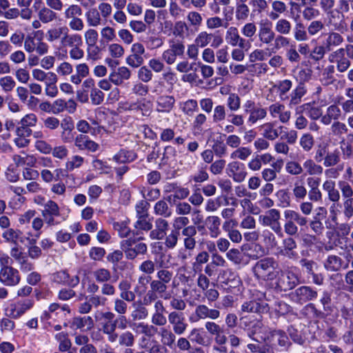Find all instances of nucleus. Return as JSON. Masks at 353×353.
Segmentation results:
<instances>
[{
  "mask_svg": "<svg viewBox=\"0 0 353 353\" xmlns=\"http://www.w3.org/2000/svg\"><path fill=\"white\" fill-rule=\"evenodd\" d=\"M353 59V45L346 44L344 48H340L332 52L329 55V61L336 65V69L339 72H345L351 65V60Z\"/></svg>",
  "mask_w": 353,
  "mask_h": 353,
  "instance_id": "f257e3e1",
  "label": "nucleus"
},
{
  "mask_svg": "<svg viewBox=\"0 0 353 353\" xmlns=\"http://www.w3.org/2000/svg\"><path fill=\"white\" fill-rule=\"evenodd\" d=\"M265 253V250H261L260 244H244L241 250L231 249L228 253V257L234 263H240L244 255L250 257H259Z\"/></svg>",
  "mask_w": 353,
  "mask_h": 353,
  "instance_id": "f03ea898",
  "label": "nucleus"
},
{
  "mask_svg": "<svg viewBox=\"0 0 353 353\" xmlns=\"http://www.w3.org/2000/svg\"><path fill=\"white\" fill-rule=\"evenodd\" d=\"M276 262L270 258L259 261L253 268L255 276L264 281L273 280L277 276Z\"/></svg>",
  "mask_w": 353,
  "mask_h": 353,
  "instance_id": "7ed1b4c3",
  "label": "nucleus"
},
{
  "mask_svg": "<svg viewBox=\"0 0 353 353\" xmlns=\"http://www.w3.org/2000/svg\"><path fill=\"white\" fill-rule=\"evenodd\" d=\"M242 328L247 332L248 336L254 341V336L262 332L263 330V324L261 319L254 316L247 315L240 318Z\"/></svg>",
  "mask_w": 353,
  "mask_h": 353,
  "instance_id": "20e7f679",
  "label": "nucleus"
},
{
  "mask_svg": "<svg viewBox=\"0 0 353 353\" xmlns=\"http://www.w3.org/2000/svg\"><path fill=\"white\" fill-rule=\"evenodd\" d=\"M196 234V228L192 225L183 228L181 232L174 230L167 236L165 243H176L177 241H183L184 243H196L200 239H196L194 236Z\"/></svg>",
  "mask_w": 353,
  "mask_h": 353,
  "instance_id": "39448f33",
  "label": "nucleus"
},
{
  "mask_svg": "<svg viewBox=\"0 0 353 353\" xmlns=\"http://www.w3.org/2000/svg\"><path fill=\"white\" fill-rule=\"evenodd\" d=\"M275 31L273 30L272 22L268 19H262L259 23L257 37L259 41L263 45H270L275 40Z\"/></svg>",
  "mask_w": 353,
  "mask_h": 353,
  "instance_id": "423d86ee",
  "label": "nucleus"
},
{
  "mask_svg": "<svg viewBox=\"0 0 353 353\" xmlns=\"http://www.w3.org/2000/svg\"><path fill=\"white\" fill-rule=\"evenodd\" d=\"M185 52V46L183 42L174 39L169 40V48L162 54L163 60L168 65L173 64L176 57L183 56Z\"/></svg>",
  "mask_w": 353,
  "mask_h": 353,
  "instance_id": "0eeeda50",
  "label": "nucleus"
},
{
  "mask_svg": "<svg viewBox=\"0 0 353 353\" xmlns=\"http://www.w3.org/2000/svg\"><path fill=\"white\" fill-rule=\"evenodd\" d=\"M280 212L276 209H271L264 215L259 216V221L264 225L270 226L277 234L282 236V230L279 223Z\"/></svg>",
  "mask_w": 353,
  "mask_h": 353,
  "instance_id": "6e6552de",
  "label": "nucleus"
},
{
  "mask_svg": "<svg viewBox=\"0 0 353 353\" xmlns=\"http://www.w3.org/2000/svg\"><path fill=\"white\" fill-rule=\"evenodd\" d=\"M168 320L172 327V330L177 334L178 336H181L186 332L188 324L182 312L176 311L170 312L168 315Z\"/></svg>",
  "mask_w": 353,
  "mask_h": 353,
  "instance_id": "1a4fd4ad",
  "label": "nucleus"
},
{
  "mask_svg": "<svg viewBox=\"0 0 353 353\" xmlns=\"http://www.w3.org/2000/svg\"><path fill=\"white\" fill-rule=\"evenodd\" d=\"M223 41L220 35L208 33L206 31L199 32L194 40V43L200 48H205L210 44V46L214 48L219 47Z\"/></svg>",
  "mask_w": 353,
  "mask_h": 353,
  "instance_id": "9d476101",
  "label": "nucleus"
},
{
  "mask_svg": "<svg viewBox=\"0 0 353 353\" xmlns=\"http://www.w3.org/2000/svg\"><path fill=\"white\" fill-rule=\"evenodd\" d=\"M226 173L237 183L243 181L248 174L244 163L237 161H233L227 165Z\"/></svg>",
  "mask_w": 353,
  "mask_h": 353,
  "instance_id": "9b49d317",
  "label": "nucleus"
},
{
  "mask_svg": "<svg viewBox=\"0 0 353 353\" xmlns=\"http://www.w3.org/2000/svg\"><path fill=\"white\" fill-rule=\"evenodd\" d=\"M299 282L296 274L292 271L288 270L281 272L278 279L276 286L280 290L286 292L293 289Z\"/></svg>",
  "mask_w": 353,
  "mask_h": 353,
  "instance_id": "f8f14e48",
  "label": "nucleus"
},
{
  "mask_svg": "<svg viewBox=\"0 0 353 353\" xmlns=\"http://www.w3.org/2000/svg\"><path fill=\"white\" fill-rule=\"evenodd\" d=\"M115 314L112 312H105L101 314L102 331L103 334L107 335L108 341H114L117 337L115 332Z\"/></svg>",
  "mask_w": 353,
  "mask_h": 353,
  "instance_id": "ddd939ff",
  "label": "nucleus"
},
{
  "mask_svg": "<svg viewBox=\"0 0 353 353\" xmlns=\"http://www.w3.org/2000/svg\"><path fill=\"white\" fill-rule=\"evenodd\" d=\"M291 299L294 302L303 304L307 301L316 299L317 292L309 286H301L297 288L290 294Z\"/></svg>",
  "mask_w": 353,
  "mask_h": 353,
  "instance_id": "4468645a",
  "label": "nucleus"
},
{
  "mask_svg": "<svg viewBox=\"0 0 353 353\" xmlns=\"http://www.w3.org/2000/svg\"><path fill=\"white\" fill-rule=\"evenodd\" d=\"M113 228L114 230L117 231L119 235L121 237H128L130 241L136 243L137 241L144 240L143 232L142 231H138L136 233H130V230L127 225V223L125 221L122 222H114L113 223Z\"/></svg>",
  "mask_w": 353,
  "mask_h": 353,
  "instance_id": "2eb2a0df",
  "label": "nucleus"
},
{
  "mask_svg": "<svg viewBox=\"0 0 353 353\" xmlns=\"http://www.w3.org/2000/svg\"><path fill=\"white\" fill-rule=\"evenodd\" d=\"M21 281L19 271L11 267L0 270V281L6 286L17 285Z\"/></svg>",
  "mask_w": 353,
  "mask_h": 353,
  "instance_id": "dca6fc26",
  "label": "nucleus"
},
{
  "mask_svg": "<svg viewBox=\"0 0 353 353\" xmlns=\"http://www.w3.org/2000/svg\"><path fill=\"white\" fill-rule=\"evenodd\" d=\"M339 32L332 30L323 34L322 44L327 51L331 52L334 48L339 47L343 43V37Z\"/></svg>",
  "mask_w": 353,
  "mask_h": 353,
  "instance_id": "f3484780",
  "label": "nucleus"
},
{
  "mask_svg": "<svg viewBox=\"0 0 353 353\" xmlns=\"http://www.w3.org/2000/svg\"><path fill=\"white\" fill-rule=\"evenodd\" d=\"M33 305L34 301L31 299H26L15 304H12L10 305L8 316L12 319H17L24 314L26 311L30 310Z\"/></svg>",
  "mask_w": 353,
  "mask_h": 353,
  "instance_id": "a211bd4d",
  "label": "nucleus"
},
{
  "mask_svg": "<svg viewBox=\"0 0 353 353\" xmlns=\"http://www.w3.org/2000/svg\"><path fill=\"white\" fill-rule=\"evenodd\" d=\"M328 23L334 28L336 31L343 32L346 30L347 25L345 21V15L337 10H331L326 12Z\"/></svg>",
  "mask_w": 353,
  "mask_h": 353,
  "instance_id": "6ab92c4d",
  "label": "nucleus"
},
{
  "mask_svg": "<svg viewBox=\"0 0 353 353\" xmlns=\"http://www.w3.org/2000/svg\"><path fill=\"white\" fill-rule=\"evenodd\" d=\"M158 335L160 337L161 345L169 348H173L175 345L176 341V335L169 326L161 327L158 332Z\"/></svg>",
  "mask_w": 353,
  "mask_h": 353,
  "instance_id": "aec40b11",
  "label": "nucleus"
},
{
  "mask_svg": "<svg viewBox=\"0 0 353 353\" xmlns=\"http://www.w3.org/2000/svg\"><path fill=\"white\" fill-rule=\"evenodd\" d=\"M269 309L268 304L262 301H248L244 302L241 305V311L243 312L262 314L267 313Z\"/></svg>",
  "mask_w": 353,
  "mask_h": 353,
  "instance_id": "412c9836",
  "label": "nucleus"
},
{
  "mask_svg": "<svg viewBox=\"0 0 353 353\" xmlns=\"http://www.w3.org/2000/svg\"><path fill=\"white\" fill-rule=\"evenodd\" d=\"M74 145L80 150H87L88 152H96L99 145L90 140L89 137L84 134H79L74 138Z\"/></svg>",
  "mask_w": 353,
  "mask_h": 353,
  "instance_id": "4be33fe9",
  "label": "nucleus"
},
{
  "mask_svg": "<svg viewBox=\"0 0 353 353\" xmlns=\"http://www.w3.org/2000/svg\"><path fill=\"white\" fill-rule=\"evenodd\" d=\"M220 311L217 309H210L207 305L201 304L196 307L194 315L196 320L210 319H217L220 316Z\"/></svg>",
  "mask_w": 353,
  "mask_h": 353,
  "instance_id": "5701e85b",
  "label": "nucleus"
},
{
  "mask_svg": "<svg viewBox=\"0 0 353 353\" xmlns=\"http://www.w3.org/2000/svg\"><path fill=\"white\" fill-rule=\"evenodd\" d=\"M154 229L150 233V236L152 240H162L166 236L168 229V223L161 218L157 219L155 221Z\"/></svg>",
  "mask_w": 353,
  "mask_h": 353,
  "instance_id": "b1692460",
  "label": "nucleus"
},
{
  "mask_svg": "<svg viewBox=\"0 0 353 353\" xmlns=\"http://www.w3.org/2000/svg\"><path fill=\"white\" fill-rule=\"evenodd\" d=\"M130 77L131 71L125 66L119 67L117 71L112 72L109 75L110 81L115 85H122Z\"/></svg>",
  "mask_w": 353,
  "mask_h": 353,
  "instance_id": "393cba45",
  "label": "nucleus"
},
{
  "mask_svg": "<svg viewBox=\"0 0 353 353\" xmlns=\"http://www.w3.org/2000/svg\"><path fill=\"white\" fill-rule=\"evenodd\" d=\"M261 339L263 341H266L267 340H276L278 345L285 349H287L291 345L286 333L281 330H272L267 337L262 338Z\"/></svg>",
  "mask_w": 353,
  "mask_h": 353,
  "instance_id": "a878e982",
  "label": "nucleus"
},
{
  "mask_svg": "<svg viewBox=\"0 0 353 353\" xmlns=\"http://www.w3.org/2000/svg\"><path fill=\"white\" fill-rule=\"evenodd\" d=\"M52 279L57 283L68 285L70 287H75L79 283V277L78 276L70 278L69 274L65 270L59 271L53 274Z\"/></svg>",
  "mask_w": 353,
  "mask_h": 353,
  "instance_id": "bb28decb",
  "label": "nucleus"
},
{
  "mask_svg": "<svg viewBox=\"0 0 353 353\" xmlns=\"http://www.w3.org/2000/svg\"><path fill=\"white\" fill-rule=\"evenodd\" d=\"M341 116V109L335 104L330 105L324 115L321 117V122L325 125L331 124L332 121H339Z\"/></svg>",
  "mask_w": 353,
  "mask_h": 353,
  "instance_id": "cd10ccee",
  "label": "nucleus"
},
{
  "mask_svg": "<svg viewBox=\"0 0 353 353\" xmlns=\"http://www.w3.org/2000/svg\"><path fill=\"white\" fill-rule=\"evenodd\" d=\"M90 74V68L85 63H79L75 66V73L70 76L71 83L79 85L81 83L82 79L87 77Z\"/></svg>",
  "mask_w": 353,
  "mask_h": 353,
  "instance_id": "c85d7f7f",
  "label": "nucleus"
},
{
  "mask_svg": "<svg viewBox=\"0 0 353 353\" xmlns=\"http://www.w3.org/2000/svg\"><path fill=\"white\" fill-rule=\"evenodd\" d=\"M297 110L299 112H305L311 119L317 120L321 119L322 110L318 106H314L310 103H304L300 105Z\"/></svg>",
  "mask_w": 353,
  "mask_h": 353,
  "instance_id": "c756f323",
  "label": "nucleus"
},
{
  "mask_svg": "<svg viewBox=\"0 0 353 353\" xmlns=\"http://www.w3.org/2000/svg\"><path fill=\"white\" fill-rule=\"evenodd\" d=\"M118 341V343L121 347H131L135 343V336L130 331H125L119 334L117 333V337L114 341H108L110 343H115Z\"/></svg>",
  "mask_w": 353,
  "mask_h": 353,
  "instance_id": "7c9ffc66",
  "label": "nucleus"
},
{
  "mask_svg": "<svg viewBox=\"0 0 353 353\" xmlns=\"http://www.w3.org/2000/svg\"><path fill=\"white\" fill-rule=\"evenodd\" d=\"M175 103V99L172 96L163 95L159 97L157 101V110L159 112H169L173 108Z\"/></svg>",
  "mask_w": 353,
  "mask_h": 353,
  "instance_id": "2f4dec72",
  "label": "nucleus"
},
{
  "mask_svg": "<svg viewBox=\"0 0 353 353\" xmlns=\"http://www.w3.org/2000/svg\"><path fill=\"white\" fill-rule=\"evenodd\" d=\"M69 28L66 26H57L50 28L46 32V39L49 42H54L60 40L62 43V38L65 34L69 32Z\"/></svg>",
  "mask_w": 353,
  "mask_h": 353,
  "instance_id": "473e14b6",
  "label": "nucleus"
},
{
  "mask_svg": "<svg viewBox=\"0 0 353 353\" xmlns=\"http://www.w3.org/2000/svg\"><path fill=\"white\" fill-rule=\"evenodd\" d=\"M323 189L327 194L328 199L334 203L340 199L339 191L336 188L335 181L331 179L325 180L323 183Z\"/></svg>",
  "mask_w": 353,
  "mask_h": 353,
  "instance_id": "72a5a7b5",
  "label": "nucleus"
},
{
  "mask_svg": "<svg viewBox=\"0 0 353 353\" xmlns=\"http://www.w3.org/2000/svg\"><path fill=\"white\" fill-rule=\"evenodd\" d=\"M303 168L310 176L321 175L323 172V167L318 164L316 161L311 159H307L303 162Z\"/></svg>",
  "mask_w": 353,
  "mask_h": 353,
  "instance_id": "f704fd0d",
  "label": "nucleus"
},
{
  "mask_svg": "<svg viewBox=\"0 0 353 353\" xmlns=\"http://www.w3.org/2000/svg\"><path fill=\"white\" fill-rule=\"evenodd\" d=\"M38 18L43 23H50L57 21L58 14L50 8L44 6L39 10Z\"/></svg>",
  "mask_w": 353,
  "mask_h": 353,
  "instance_id": "c9c22d12",
  "label": "nucleus"
},
{
  "mask_svg": "<svg viewBox=\"0 0 353 353\" xmlns=\"http://www.w3.org/2000/svg\"><path fill=\"white\" fill-rule=\"evenodd\" d=\"M305 93L306 90L304 85L299 83V85L293 90L290 94L289 106L292 108L293 106L299 104L301 102L302 97Z\"/></svg>",
  "mask_w": 353,
  "mask_h": 353,
  "instance_id": "e433bc0d",
  "label": "nucleus"
},
{
  "mask_svg": "<svg viewBox=\"0 0 353 353\" xmlns=\"http://www.w3.org/2000/svg\"><path fill=\"white\" fill-rule=\"evenodd\" d=\"M189 337L192 342L199 345L208 346L210 344V340L200 329L193 328L190 331Z\"/></svg>",
  "mask_w": 353,
  "mask_h": 353,
  "instance_id": "4c0bfd02",
  "label": "nucleus"
},
{
  "mask_svg": "<svg viewBox=\"0 0 353 353\" xmlns=\"http://www.w3.org/2000/svg\"><path fill=\"white\" fill-rule=\"evenodd\" d=\"M124 249L126 256L134 259L139 253L145 252L147 248L145 244H124Z\"/></svg>",
  "mask_w": 353,
  "mask_h": 353,
  "instance_id": "58836bf2",
  "label": "nucleus"
},
{
  "mask_svg": "<svg viewBox=\"0 0 353 353\" xmlns=\"http://www.w3.org/2000/svg\"><path fill=\"white\" fill-rule=\"evenodd\" d=\"M82 37L81 35L75 33L70 34L66 32L62 38L61 45L63 46L75 47L80 46L82 44Z\"/></svg>",
  "mask_w": 353,
  "mask_h": 353,
  "instance_id": "ea45409f",
  "label": "nucleus"
},
{
  "mask_svg": "<svg viewBox=\"0 0 353 353\" xmlns=\"http://www.w3.org/2000/svg\"><path fill=\"white\" fill-rule=\"evenodd\" d=\"M134 330L139 334H143L148 337H152L157 328L152 325L144 322L134 323Z\"/></svg>",
  "mask_w": 353,
  "mask_h": 353,
  "instance_id": "a19ab883",
  "label": "nucleus"
},
{
  "mask_svg": "<svg viewBox=\"0 0 353 353\" xmlns=\"http://www.w3.org/2000/svg\"><path fill=\"white\" fill-rule=\"evenodd\" d=\"M137 158V154L132 150H121L118 154L114 156L113 159L121 163L132 162Z\"/></svg>",
  "mask_w": 353,
  "mask_h": 353,
  "instance_id": "79ce46f5",
  "label": "nucleus"
},
{
  "mask_svg": "<svg viewBox=\"0 0 353 353\" xmlns=\"http://www.w3.org/2000/svg\"><path fill=\"white\" fill-rule=\"evenodd\" d=\"M335 68L333 65H330L325 68L321 72L320 80L323 85H330L336 80L334 76Z\"/></svg>",
  "mask_w": 353,
  "mask_h": 353,
  "instance_id": "37998d69",
  "label": "nucleus"
},
{
  "mask_svg": "<svg viewBox=\"0 0 353 353\" xmlns=\"http://www.w3.org/2000/svg\"><path fill=\"white\" fill-rule=\"evenodd\" d=\"M248 114V123L250 125H254L266 117L267 110L265 108L256 107Z\"/></svg>",
  "mask_w": 353,
  "mask_h": 353,
  "instance_id": "c03bdc74",
  "label": "nucleus"
},
{
  "mask_svg": "<svg viewBox=\"0 0 353 353\" xmlns=\"http://www.w3.org/2000/svg\"><path fill=\"white\" fill-rule=\"evenodd\" d=\"M330 130L332 136L341 140L344 138V135L349 131L347 125L341 121H334L331 125Z\"/></svg>",
  "mask_w": 353,
  "mask_h": 353,
  "instance_id": "a18cd8bd",
  "label": "nucleus"
},
{
  "mask_svg": "<svg viewBox=\"0 0 353 353\" xmlns=\"http://www.w3.org/2000/svg\"><path fill=\"white\" fill-rule=\"evenodd\" d=\"M292 83L290 80L285 79L279 81L274 88H276L279 92V96L282 101H285L289 99L287 94L288 92L292 88Z\"/></svg>",
  "mask_w": 353,
  "mask_h": 353,
  "instance_id": "49530a36",
  "label": "nucleus"
},
{
  "mask_svg": "<svg viewBox=\"0 0 353 353\" xmlns=\"http://www.w3.org/2000/svg\"><path fill=\"white\" fill-rule=\"evenodd\" d=\"M86 21L89 26L97 27L101 23L99 11L95 8H90L85 12Z\"/></svg>",
  "mask_w": 353,
  "mask_h": 353,
  "instance_id": "de8ad7c7",
  "label": "nucleus"
},
{
  "mask_svg": "<svg viewBox=\"0 0 353 353\" xmlns=\"http://www.w3.org/2000/svg\"><path fill=\"white\" fill-rule=\"evenodd\" d=\"M167 285H165L161 281L153 280L150 282V289L157 293L159 297L167 300L170 298V295L169 294H165L167 290Z\"/></svg>",
  "mask_w": 353,
  "mask_h": 353,
  "instance_id": "09e8293b",
  "label": "nucleus"
},
{
  "mask_svg": "<svg viewBox=\"0 0 353 353\" xmlns=\"http://www.w3.org/2000/svg\"><path fill=\"white\" fill-rule=\"evenodd\" d=\"M274 123L272 122L265 123L261 125L264 138L273 141L279 137V133L278 130L274 128Z\"/></svg>",
  "mask_w": 353,
  "mask_h": 353,
  "instance_id": "8fccbe9b",
  "label": "nucleus"
},
{
  "mask_svg": "<svg viewBox=\"0 0 353 353\" xmlns=\"http://www.w3.org/2000/svg\"><path fill=\"white\" fill-rule=\"evenodd\" d=\"M325 28V23L321 19H314L307 26V33L311 37L319 35Z\"/></svg>",
  "mask_w": 353,
  "mask_h": 353,
  "instance_id": "3c124183",
  "label": "nucleus"
},
{
  "mask_svg": "<svg viewBox=\"0 0 353 353\" xmlns=\"http://www.w3.org/2000/svg\"><path fill=\"white\" fill-rule=\"evenodd\" d=\"M292 30V23L286 19H279L275 23V32L278 34L288 35Z\"/></svg>",
  "mask_w": 353,
  "mask_h": 353,
  "instance_id": "603ef678",
  "label": "nucleus"
},
{
  "mask_svg": "<svg viewBox=\"0 0 353 353\" xmlns=\"http://www.w3.org/2000/svg\"><path fill=\"white\" fill-rule=\"evenodd\" d=\"M292 194L296 201L303 200L307 194V190L301 180H298L294 182Z\"/></svg>",
  "mask_w": 353,
  "mask_h": 353,
  "instance_id": "864d4df0",
  "label": "nucleus"
},
{
  "mask_svg": "<svg viewBox=\"0 0 353 353\" xmlns=\"http://www.w3.org/2000/svg\"><path fill=\"white\" fill-rule=\"evenodd\" d=\"M155 214L168 218L172 215V210L164 200L157 202L154 206Z\"/></svg>",
  "mask_w": 353,
  "mask_h": 353,
  "instance_id": "5fc2aeb1",
  "label": "nucleus"
},
{
  "mask_svg": "<svg viewBox=\"0 0 353 353\" xmlns=\"http://www.w3.org/2000/svg\"><path fill=\"white\" fill-rule=\"evenodd\" d=\"M58 77L55 74L53 77L45 83V94L46 96L54 98L58 94L59 90L57 86Z\"/></svg>",
  "mask_w": 353,
  "mask_h": 353,
  "instance_id": "6e6d98bb",
  "label": "nucleus"
},
{
  "mask_svg": "<svg viewBox=\"0 0 353 353\" xmlns=\"http://www.w3.org/2000/svg\"><path fill=\"white\" fill-rule=\"evenodd\" d=\"M284 217L285 219H289L292 220L294 223H296L300 226H304L307 223V219L306 217L302 216L296 211L292 210H286L284 212Z\"/></svg>",
  "mask_w": 353,
  "mask_h": 353,
  "instance_id": "4d7b16f0",
  "label": "nucleus"
},
{
  "mask_svg": "<svg viewBox=\"0 0 353 353\" xmlns=\"http://www.w3.org/2000/svg\"><path fill=\"white\" fill-rule=\"evenodd\" d=\"M247 70L251 75L259 77L268 72V66L265 63H253L247 66Z\"/></svg>",
  "mask_w": 353,
  "mask_h": 353,
  "instance_id": "13d9d810",
  "label": "nucleus"
},
{
  "mask_svg": "<svg viewBox=\"0 0 353 353\" xmlns=\"http://www.w3.org/2000/svg\"><path fill=\"white\" fill-rule=\"evenodd\" d=\"M96 281L99 283H104L110 281L112 274L110 271L105 268H99L92 272Z\"/></svg>",
  "mask_w": 353,
  "mask_h": 353,
  "instance_id": "bf43d9fd",
  "label": "nucleus"
},
{
  "mask_svg": "<svg viewBox=\"0 0 353 353\" xmlns=\"http://www.w3.org/2000/svg\"><path fill=\"white\" fill-rule=\"evenodd\" d=\"M342 265V260L335 255L329 256L324 263L325 268L331 272H336L340 270Z\"/></svg>",
  "mask_w": 353,
  "mask_h": 353,
  "instance_id": "052dcab7",
  "label": "nucleus"
},
{
  "mask_svg": "<svg viewBox=\"0 0 353 353\" xmlns=\"http://www.w3.org/2000/svg\"><path fill=\"white\" fill-rule=\"evenodd\" d=\"M189 28L187 24L182 21H178L175 22L173 28L172 34L175 37H179L183 39L188 34Z\"/></svg>",
  "mask_w": 353,
  "mask_h": 353,
  "instance_id": "680f3d73",
  "label": "nucleus"
},
{
  "mask_svg": "<svg viewBox=\"0 0 353 353\" xmlns=\"http://www.w3.org/2000/svg\"><path fill=\"white\" fill-rule=\"evenodd\" d=\"M314 137L310 133H304L300 138L299 144L303 150L308 152L312 150L314 145Z\"/></svg>",
  "mask_w": 353,
  "mask_h": 353,
  "instance_id": "e2e57ef3",
  "label": "nucleus"
},
{
  "mask_svg": "<svg viewBox=\"0 0 353 353\" xmlns=\"http://www.w3.org/2000/svg\"><path fill=\"white\" fill-rule=\"evenodd\" d=\"M51 215L59 216L60 215L59 207L56 202L52 200L48 201L44 204V209L42 211V216L46 217V216Z\"/></svg>",
  "mask_w": 353,
  "mask_h": 353,
  "instance_id": "0e129e2a",
  "label": "nucleus"
},
{
  "mask_svg": "<svg viewBox=\"0 0 353 353\" xmlns=\"http://www.w3.org/2000/svg\"><path fill=\"white\" fill-rule=\"evenodd\" d=\"M340 160V152L336 149L332 152H327L323 160V165L326 168L333 167L337 165Z\"/></svg>",
  "mask_w": 353,
  "mask_h": 353,
  "instance_id": "69168bd1",
  "label": "nucleus"
},
{
  "mask_svg": "<svg viewBox=\"0 0 353 353\" xmlns=\"http://www.w3.org/2000/svg\"><path fill=\"white\" fill-rule=\"evenodd\" d=\"M301 13L303 19L307 21H311L316 19L321 14L319 9L310 6H305Z\"/></svg>",
  "mask_w": 353,
  "mask_h": 353,
  "instance_id": "338daca9",
  "label": "nucleus"
},
{
  "mask_svg": "<svg viewBox=\"0 0 353 353\" xmlns=\"http://www.w3.org/2000/svg\"><path fill=\"white\" fill-rule=\"evenodd\" d=\"M82 14V8L80 7V6L77 4L70 5L67 8H65L63 12L64 18L66 20L74 19L77 17H81Z\"/></svg>",
  "mask_w": 353,
  "mask_h": 353,
  "instance_id": "774afa93",
  "label": "nucleus"
}]
</instances>
